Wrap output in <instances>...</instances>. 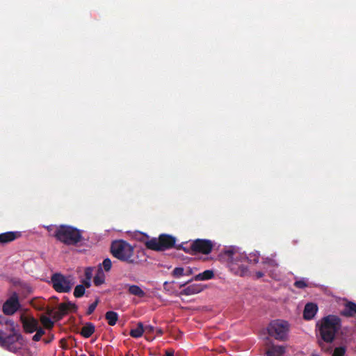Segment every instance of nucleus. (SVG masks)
I'll return each mask as SVG.
<instances>
[{
	"label": "nucleus",
	"mask_w": 356,
	"mask_h": 356,
	"mask_svg": "<svg viewBox=\"0 0 356 356\" xmlns=\"http://www.w3.org/2000/svg\"><path fill=\"white\" fill-rule=\"evenodd\" d=\"M105 318L109 325L113 326L116 324L118 320V314L115 312L108 311L105 314Z\"/></svg>",
	"instance_id": "nucleus-21"
},
{
	"label": "nucleus",
	"mask_w": 356,
	"mask_h": 356,
	"mask_svg": "<svg viewBox=\"0 0 356 356\" xmlns=\"http://www.w3.org/2000/svg\"><path fill=\"white\" fill-rule=\"evenodd\" d=\"M183 250L186 252V253H189V254H193L195 253V251H193V249H191V243L190 244L189 246H184V248H183Z\"/></svg>",
	"instance_id": "nucleus-36"
},
{
	"label": "nucleus",
	"mask_w": 356,
	"mask_h": 356,
	"mask_svg": "<svg viewBox=\"0 0 356 356\" xmlns=\"http://www.w3.org/2000/svg\"><path fill=\"white\" fill-rule=\"evenodd\" d=\"M318 311V307L314 303H307L304 311L303 317L305 320L312 319Z\"/></svg>",
	"instance_id": "nucleus-14"
},
{
	"label": "nucleus",
	"mask_w": 356,
	"mask_h": 356,
	"mask_svg": "<svg viewBox=\"0 0 356 356\" xmlns=\"http://www.w3.org/2000/svg\"><path fill=\"white\" fill-rule=\"evenodd\" d=\"M54 237L58 241L67 245H74L80 243L82 239V232L79 229L66 225H60L56 227Z\"/></svg>",
	"instance_id": "nucleus-3"
},
{
	"label": "nucleus",
	"mask_w": 356,
	"mask_h": 356,
	"mask_svg": "<svg viewBox=\"0 0 356 356\" xmlns=\"http://www.w3.org/2000/svg\"><path fill=\"white\" fill-rule=\"evenodd\" d=\"M90 280H91L84 279L82 281V284L81 285H83L85 286V289L86 288H89L90 286V285H91Z\"/></svg>",
	"instance_id": "nucleus-37"
},
{
	"label": "nucleus",
	"mask_w": 356,
	"mask_h": 356,
	"mask_svg": "<svg viewBox=\"0 0 356 356\" xmlns=\"http://www.w3.org/2000/svg\"><path fill=\"white\" fill-rule=\"evenodd\" d=\"M245 259H248L250 263L257 264L259 260V254L258 253H254L253 254H250V257H245Z\"/></svg>",
	"instance_id": "nucleus-29"
},
{
	"label": "nucleus",
	"mask_w": 356,
	"mask_h": 356,
	"mask_svg": "<svg viewBox=\"0 0 356 356\" xmlns=\"http://www.w3.org/2000/svg\"><path fill=\"white\" fill-rule=\"evenodd\" d=\"M105 281V275L102 271L101 267L98 269L97 274L94 277L93 282L97 286L102 284Z\"/></svg>",
	"instance_id": "nucleus-23"
},
{
	"label": "nucleus",
	"mask_w": 356,
	"mask_h": 356,
	"mask_svg": "<svg viewBox=\"0 0 356 356\" xmlns=\"http://www.w3.org/2000/svg\"><path fill=\"white\" fill-rule=\"evenodd\" d=\"M92 276V268H87L85 270V279L91 280Z\"/></svg>",
	"instance_id": "nucleus-34"
},
{
	"label": "nucleus",
	"mask_w": 356,
	"mask_h": 356,
	"mask_svg": "<svg viewBox=\"0 0 356 356\" xmlns=\"http://www.w3.org/2000/svg\"><path fill=\"white\" fill-rule=\"evenodd\" d=\"M294 286L298 289H304L307 286V284L305 280H297L294 282Z\"/></svg>",
	"instance_id": "nucleus-33"
},
{
	"label": "nucleus",
	"mask_w": 356,
	"mask_h": 356,
	"mask_svg": "<svg viewBox=\"0 0 356 356\" xmlns=\"http://www.w3.org/2000/svg\"><path fill=\"white\" fill-rule=\"evenodd\" d=\"M316 326L318 327L322 340L326 343H332L341 328V319L337 316L329 315L323 317Z\"/></svg>",
	"instance_id": "nucleus-2"
},
{
	"label": "nucleus",
	"mask_w": 356,
	"mask_h": 356,
	"mask_svg": "<svg viewBox=\"0 0 356 356\" xmlns=\"http://www.w3.org/2000/svg\"><path fill=\"white\" fill-rule=\"evenodd\" d=\"M46 313H47V315H49V316H50V315H53V316H54V309H53V308H51V307H47L46 308Z\"/></svg>",
	"instance_id": "nucleus-39"
},
{
	"label": "nucleus",
	"mask_w": 356,
	"mask_h": 356,
	"mask_svg": "<svg viewBox=\"0 0 356 356\" xmlns=\"http://www.w3.org/2000/svg\"><path fill=\"white\" fill-rule=\"evenodd\" d=\"M156 334L159 336H161L163 334V331L161 328H156Z\"/></svg>",
	"instance_id": "nucleus-44"
},
{
	"label": "nucleus",
	"mask_w": 356,
	"mask_h": 356,
	"mask_svg": "<svg viewBox=\"0 0 356 356\" xmlns=\"http://www.w3.org/2000/svg\"><path fill=\"white\" fill-rule=\"evenodd\" d=\"M145 332L144 325L142 322H138L137 324V327L135 329H131L129 334L133 338H139L143 336Z\"/></svg>",
	"instance_id": "nucleus-19"
},
{
	"label": "nucleus",
	"mask_w": 356,
	"mask_h": 356,
	"mask_svg": "<svg viewBox=\"0 0 356 356\" xmlns=\"http://www.w3.org/2000/svg\"><path fill=\"white\" fill-rule=\"evenodd\" d=\"M213 248V243L209 239L197 238L191 243V249L195 253L209 254Z\"/></svg>",
	"instance_id": "nucleus-8"
},
{
	"label": "nucleus",
	"mask_w": 356,
	"mask_h": 356,
	"mask_svg": "<svg viewBox=\"0 0 356 356\" xmlns=\"http://www.w3.org/2000/svg\"><path fill=\"white\" fill-rule=\"evenodd\" d=\"M22 323L24 331L27 333H33L39 325L38 321L33 317H22Z\"/></svg>",
	"instance_id": "nucleus-11"
},
{
	"label": "nucleus",
	"mask_w": 356,
	"mask_h": 356,
	"mask_svg": "<svg viewBox=\"0 0 356 356\" xmlns=\"http://www.w3.org/2000/svg\"><path fill=\"white\" fill-rule=\"evenodd\" d=\"M183 248H184V244L179 245L176 247V248L178 250H183Z\"/></svg>",
	"instance_id": "nucleus-47"
},
{
	"label": "nucleus",
	"mask_w": 356,
	"mask_h": 356,
	"mask_svg": "<svg viewBox=\"0 0 356 356\" xmlns=\"http://www.w3.org/2000/svg\"><path fill=\"white\" fill-rule=\"evenodd\" d=\"M10 332L8 335L4 332L0 334V346L10 351H13V345L22 338V335L17 334L15 330Z\"/></svg>",
	"instance_id": "nucleus-10"
},
{
	"label": "nucleus",
	"mask_w": 356,
	"mask_h": 356,
	"mask_svg": "<svg viewBox=\"0 0 356 356\" xmlns=\"http://www.w3.org/2000/svg\"><path fill=\"white\" fill-rule=\"evenodd\" d=\"M22 233L20 232H7L0 234V243L6 244L20 238Z\"/></svg>",
	"instance_id": "nucleus-12"
},
{
	"label": "nucleus",
	"mask_w": 356,
	"mask_h": 356,
	"mask_svg": "<svg viewBox=\"0 0 356 356\" xmlns=\"http://www.w3.org/2000/svg\"><path fill=\"white\" fill-rule=\"evenodd\" d=\"M264 273L261 271H258L256 273V276L257 278H261L262 277H264Z\"/></svg>",
	"instance_id": "nucleus-43"
},
{
	"label": "nucleus",
	"mask_w": 356,
	"mask_h": 356,
	"mask_svg": "<svg viewBox=\"0 0 356 356\" xmlns=\"http://www.w3.org/2000/svg\"><path fill=\"white\" fill-rule=\"evenodd\" d=\"M191 281V280H189V281H188V282H185V283H184V284H181V285H180V288L184 287L186 284L189 283Z\"/></svg>",
	"instance_id": "nucleus-48"
},
{
	"label": "nucleus",
	"mask_w": 356,
	"mask_h": 356,
	"mask_svg": "<svg viewBox=\"0 0 356 356\" xmlns=\"http://www.w3.org/2000/svg\"><path fill=\"white\" fill-rule=\"evenodd\" d=\"M125 356H132V355L127 354Z\"/></svg>",
	"instance_id": "nucleus-52"
},
{
	"label": "nucleus",
	"mask_w": 356,
	"mask_h": 356,
	"mask_svg": "<svg viewBox=\"0 0 356 356\" xmlns=\"http://www.w3.org/2000/svg\"><path fill=\"white\" fill-rule=\"evenodd\" d=\"M102 265L104 270L108 272L112 267V261L109 258H106L104 259Z\"/></svg>",
	"instance_id": "nucleus-28"
},
{
	"label": "nucleus",
	"mask_w": 356,
	"mask_h": 356,
	"mask_svg": "<svg viewBox=\"0 0 356 356\" xmlns=\"http://www.w3.org/2000/svg\"><path fill=\"white\" fill-rule=\"evenodd\" d=\"M346 351L345 346L337 347L334 349L332 356H344Z\"/></svg>",
	"instance_id": "nucleus-27"
},
{
	"label": "nucleus",
	"mask_w": 356,
	"mask_h": 356,
	"mask_svg": "<svg viewBox=\"0 0 356 356\" xmlns=\"http://www.w3.org/2000/svg\"><path fill=\"white\" fill-rule=\"evenodd\" d=\"M214 277V273L212 270H206L204 272L196 275L194 277L195 280H209Z\"/></svg>",
	"instance_id": "nucleus-20"
},
{
	"label": "nucleus",
	"mask_w": 356,
	"mask_h": 356,
	"mask_svg": "<svg viewBox=\"0 0 356 356\" xmlns=\"http://www.w3.org/2000/svg\"><path fill=\"white\" fill-rule=\"evenodd\" d=\"M192 273V270L191 269H188L187 273H185V275H191Z\"/></svg>",
	"instance_id": "nucleus-49"
},
{
	"label": "nucleus",
	"mask_w": 356,
	"mask_h": 356,
	"mask_svg": "<svg viewBox=\"0 0 356 356\" xmlns=\"http://www.w3.org/2000/svg\"><path fill=\"white\" fill-rule=\"evenodd\" d=\"M341 314L346 317L355 316L356 314V303L350 301L346 302Z\"/></svg>",
	"instance_id": "nucleus-15"
},
{
	"label": "nucleus",
	"mask_w": 356,
	"mask_h": 356,
	"mask_svg": "<svg viewBox=\"0 0 356 356\" xmlns=\"http://www.w3.org/2000/svg\"><path fill=\"white\" fill-rule=\"evenodd\" d=\"M40 319L42 324L46 329L49 330L54 327V323L49 317L44 315H41Z\"/></svg>",
	"instance_id": "nucleus-24"
},
{
	"label": "nucleus",
	"mask_w": 356,
	"mask_h": 356,
	"mask_svg": "<svg viewBox=\"0 0 356 356\" xmlns=\"http://www.w3.org/2000/svg\"><path fill=\"white\" fill-rule=\"evenodd\" d=\"M128 291L130 294L134 295L139 298H143L145 295V293L144 292V291L140 286H138L137 285H130L129 286Z\"/></svg>",
	"instance_id": "nucleus-22"
},
{
	"label": "nucleus",
	"mask_w": 356,
	"mask_h": 356,
	"mask_svg": "<svg viewBox=\"0 0 356 356\" xmlns=\"http://www.w3.org/2000/svg\"><path fill=\"white\" fill-rule=\"evenodd\" d=\"M268 334L277 340L285 341L289 331V324L283 320L272 321L268 325Z\"/></svg>",
	"instance_id": "nucleus-5"
},
{
	"label": "nucleus",
	"mask_w": 356,
	"mask_h": 356,
	"mask_svg": "<svg viewBox=\"0 0 356 356\" xmlns=\"http://www.w3.org/2000/svg\"><path fill=\"white\" fill-rule=\"evenodd\" d=\"M168 284V282H164V284H163L164 286H165Z\"/></svg>",
	"instance_id": "nucleus-51"
},
{
	"label": "nucleus",
	"mask_w": 356,
	"mask_h": 356,
	"mask_svg": "<svg viewBox=\"0 0 356 356\" xmlns=\"http://www.w3.org/2000/svg\"><path fill=\"white\" fill-rule=\"evenodd\" d=\"M56 227H54L53 225H50V226H47V229L48 230V232H54L55 231V229H56ZM54 233H52L53 234Z\"/></svg>",
	"instance_id": "nucleus-42"
},
{
	"label": "nucleus",
	"mask_w": 356,
	"mask_h": 356,
	"mask_svg": "<svg viewBox=\"0 0 356 356\" xmlns=\"http://www.w3.org/2000/svg\"><path fill=\"white\" fill-rule=\"evenodd\" d=\"M54 339V335H51L47 339H44V342L45 343H49L51 342V341Z\"/></svg>",
	"instance_id": "nucleus-41"
},
{
	"label": "nucleus",
	"mask_w": 356,
	"mask_h": 356,
	"mask_svg": "<svg viewBox=\"0 0 356 356\" xmlns=\"http://www.w3.org/2000/svg\"><path fill=\"white\" fill-rule=\"evenodd\" d=\"M263 264H268V265H269L270 266H273V267L278 266L277 261L272 258L264 259L263 261Z\"/></svg>",
	"instance_id": "nucleus-31"
},
{
	"label": "nucleus",
	"mask_w": 356,
	"mask_h": 356,
	"mask_svg": "<svg viewBox=\"0 0 356 356\" xmlns=\"http://www.w3.org/2000/svg\"><path fill=\"white\" fill-rule=\"evenodd\" d=\"M110 249L112 255L122 262L133 266L140 264L138 257L134 255V248L124 240L113 241Z\"/></svg>",
	"instance_id": "nucleus-1"
},
{
	"label": "nucleus",
	"mask_w": 356,
	"mask_h": 356,
	"mask_svg": "<svg viewBox=\"0 0 356 356\" xmlns=\"http://www.w3.org/2000/svg\"><path fill=\"white\" fill-rule=\"evenodd\" d=\"M42 336H40L39 334L35 333L33 337V340L34 341H39L41 339Z\"/></svg>",
	"instance_id": "nucleus-40"
},
{
	"label": "nucleus",
	"mask_w": 356,
	"mask_h": 356,
	"mask_svg": "<svg viewBox=\"0 0 356 356\" xmlns=\"http://www.w3.org/2000/svg\"><path fill=\"white\" fill-rule=\"evenodd\" d=\"M21 307L19 301V296L16 292H13L12 295L3 303L2 311L6 315L14 314Z\"/></svg>",
	"instance_id": "nucleus-7"
},
{
	"label": "nucleus",
	"mask_w": 356,
	"mask_h": 356,
	"mask_svg": "<svg viewBox=\"0 0 356 356\" xmlns=\"http://www.w3.org/2000/svg\"><path fill=\"white\" fill-rule=\"evenodd\" d=\"M95 331V326L94 324L90 322H88L83 326L79 334L84 338H89L94 334Z\"/></svg>",
	"instance_id": "nucleus-17"
},
{
	"label": "nucleus",
	"mask_w": 356,
	"mask_h": 356,
	"mask_svg": "<svg viewBox=\"0 0 356 356\" xmlns=\"http://www.w3.org/2000/svg\"><path fill=\"white\" fill-rule=\"evenodd\" d=\"M35 332H36V333L39 334L40 336L44 335L45 333L44 330L42 327H39V325L37 327V330Z\"/></svg>",
	"instance_id": "nucleus-38"
},
{
	"label": "nucleus",
	"mask_w": 356,
	"mask_h": 356,
	"mask_svg": "<svg viewBox=\"0 0 356 356\" xmlns=\"http://www.w3.org/2000/svg\"><path fill=\"white\" fill-rule=\"evenodd\" d=\"M3 327L6 330L9 332L15 331V323L14 322L7 317L0 315V334H3Z\"/></svg>",
	"instance_id": "nucleus-13"
},
{
	"label": "nucleus",
	"mask_w": 356,
	"mask_h": 356,
	"mask_svg": "<svg viewBox=\"0 0 356 356\" xmlns=\"http://www.w3.org/2000/svg\"><path fill=\"white\" fill-rule=\"evenodd\" d=\"M176 238L169 234H161L158 238H152L145 243V247L152 250L161 252L175 247Z\"/></svg>",
	"instance_id": "nucleus-4"
},
{
	"label": "nucleus",
	"mask_w": 356,
	"mask_h": 356,
	"mask_svg": "<svg viewBox=\"0 0 356 356\" xmlns=\"http://www.w3.org/2000/svg\"><path fill=\"white\" fill-rule=\"evenodd\" d=\"M145 332L147 334H152L154 332L155 328L154 326L148 325L146 326H144Z\"/></svg>",
	"instance_id": "nucleus-35"
},
{
	"label": "nucleus",
	"mask_w": 356,
	"mask_h": 356,
	"mask_svg": "<svg viewBox=\"0 0 356 356\" xmlns=\"http://www.w3.org/2000/svg\"><path fill=\"white\" fill-rule=\"evenodd\" d=\"M37 309H39V310H44V307H37Z\"/></svg>",
	"instance_id": "nucleus-50"
},
{
	"label": "nucleus",
	"mask_w": 356,
	"mask_h": 356,
	"mask_svg": "<svg viewBox=\"0 0 356 356\" xmlns=\"http://www.w3.org/2000/svg\"><path fill=\"white\" fill-rule=\"evenodd\" d=\"M60 342H61L62 343H63V344H62V346H61L63 348H67V345H66V343H65V339H61V340H60Z\"/></svg>",
	"instance_id": "nucleus-45"
},
{
	"label": "nucleus",
	"mask_w": 356,
	"mask_h": 356,
	"mask_svg": "<svg viewBox=\"0 0 356 356\" xmlns=\"http://www.w3.org/2000/svg\"><path fill=\"white\" fill-rule=\"evenodd\" d=\"M203 290V288L201 285L199 284H191L184 289L181 292V295L184 296H191L197 294L201 292Z\"/></svg>",
	"instance_id": "nucleus-16"
},
{
	"label": "nucleus",
	"mask_w": 356,
	"mask_h": 356,
	"mask_svg": "<svg viewBox=\"0 0 356 356\" xmlns=\"http://www.w3.org/2000/svg\"><path fill=\"white\" fill-rule=\"evenodd\" d=\"M165 356H174L173 352L167 351L165 354Z\"/></svg>",
	"instance_id": "nucleus-46"
},
{
	"label": "nucleus",
	"mask_w": 356,
	"mask_h": 356,
	"mask_svg": "<svg viewBox=\"0 0 356 356\" xmlns=\"http://www.w3.org/2000/svg\"><path fill=\"white\" fill-rule=\"evenodd\" d=\"M51 281L54 289L58 293H69L74 284L72 276H65L61 273H54Z\"/></svg>",
	"instance_id": "nucleus-6"
},
{
	"label": "nucleus",
	"mask_w": 356,
	"mask_h": 356,
	"mask_svg": "<svg viewBox=\"0 0 356 356\" xmlns=\"http://www.w3.org/2000/svg\"><path fill=\"white\" fill-rule=\"evenodd\" d=\"M85 291V286L83 285L79 284L74 289V296L77 298H81L84 295Z\"/></svg>",
	"instance_id": "nucleus-25"
},
{
	"label": "nucleus",
	"mask_w": 356,
	"mask_h": 356,
	"mask_svg": "<svg viewBox=\"0 0 356 356\" xmlns=\"http://www.w3.org/2000/svg\"><path fill=\"white\" fill-rule=\"evenodd\" d=\"M172 274L174 277H179L185 275L184 269V268H181V267H177L173 270Z\"/></svg>",
	"instance_id": "nucleus-30"
},
{
	"label": "nucleus",
	"mask_w": 356,
	"mask_h": 356,
	"mask_svg": "<svg viewBox=\"0 0 356 356\" xmlns=\"http://www.w3.org/2000/svg\"><path fill=\"white\" fill-rule=\"evenodd\" d=\"M225 254L227 256L231 261H236L237 258L236 256V252L234 249L230 248L225 251Z\"/></svg>",
	"instance_id": "nucleus-26"
},
{
	"label": "nucleus",
	"mask_w": 356,
	"mask_h": 356,
	"mask_svg": "<svg viewBox=\"0 0 356 356\" xmlns=\"http://www.w3.org/2000/svg\"><path fill=\"white\" fill-rule=\"evenodd\" d=\"M76 310L77 306L70 301L60 303L58 306V311L54 314V319L55 321H60L70 312H76Z\"/></svg>",
	"instance_id": "nucleus-9"
},
{
	"label": "nucleus",
	"mask_w": 356,
	"mask_h": 356,
	"mask_svg": "<svg viewBox=\"0 0 356 356\" xmlns=\"http://www.w3.org/2000/svg\"><path fill=\"white\" fill-rule=\"evenodd\" d=\"M97 304H98L97 300L95 302H94L93 303L90 304L88 308L86 314L88 315L92 314L94 312V311L95 310V309L97 306Z\"/></svg>",
	"instance_id": "nucleus-32"
},
{
	"label": "nucleus",
	"mask_w": 356,
	"mask_h": 356,
	"mask_svg": "<svg viewBox=\"0 0 356 356\" xmlns=\"http://www.w3.org/2000/svg\"><path fill=\"white\" fill-rule=\"evenodd\" d=\"M285 353V347L283 346H272L266 352L267 356H282Z\"/></svg>",
	"instance_id": "nucleus-18"
}]
</instances>
